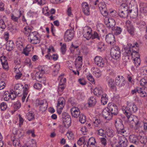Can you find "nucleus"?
I'll return each mask as SVG.
<instances>
[{
  "label": "nucleus",
  "instance_id": "nucleus-52",
  "mask_svg": "<svg viewBox=\"0 0 147 147\" xmlns=\"http://www.w3.org/2000/svg\"><path fill=\"white\" fill-rule=\"evenodd\" d=\"M140 11L142 13H146L147 12V7L145 6L141 7Z\"/></svg>",
  "mask_w": 147,
  "mask_h": 147
},
{
  "label": "nucleus",
  "instance_id": "nucleus-63",
  "mask_svg": "<svg viewBox=\"0 0 147 147\" xmlns=\"http://www.w3.org/2000/svg\"><path fill=\"white\" fill-rule=\"evenodd\" d=\"M99 8L100 11H102L107 9V8L106 7V5L105 3H103V4L101 6H99Z\"/></svg>",
  "mask_w": 147,
  "mask_h": 147
},
{
  "label": "nucleus",
  "instance_id": "nucleus-29",
  "mask_svg": "<svg viewBox=\"0 0 147 147\" xmlns=\"http://www.w3.org/2000/svg\"><path fill=\"white\" fill-rule=\"evenodd\" d=\"M1 61L3 68L5 69H8L9 67L5 57L4 56L3 59H1Z\"/></svg>",
  "mask_w": 147,
  "mask_h": 147
},
{
  "label": "nucleus",
  "instance_id": "nucleus-45",
  "mask_svg": "<svg viewBox=\"0 0 147 147\" xmlns=\"http://www.w3.org/2000/svg\"><path fill=\"white\" fill-rule=\"evenodd\" d=\"M1 109V111H4L5 110L7 107V104L4 102H2L0 105Z\"/></svg>",
  "mask_w": 147,
  "mask_h": 147
},
{
  "label": "nucleus",
  "instance_id": "nucleus-43",
  "mask_svg": "<svg viewBox=\"0 0 147 147\" xmlns=\"http://www.w3.org/2000/svg\"><path fill=\"white\" fill-rule=\"evenodd\" d=\"M87 78L88 80L91 82L93 84H95V82L91 74H89V75H87Z\"/></svg>",
  "mask_w": 147,
  "mask_h": 147
},
{
  "label": "nucleus",
  "instance_id": "nucleus-60",
  "mask_svg": "<svg viewBox=\"0 0 147 147\" xmlns=\"http://www.w3.org/2000/svg\"><path fill=\"white\" fill-rule=\"evenodd\" d=\"M29 146L30 147H36L35 142L34 141H31L29 142Z\"/></svg>",
  "mask_w": 147,
  "mask_h": 147
},
{
  "label": "nucleus",
  "instance_id": "nucleus-41",
  "mask_svg": "<svg viewBox=\"0 0 147 147\" xmlns=\"http://www.w3.org/2000/svg\"><path fill=\"white\" fill-rule=\"evenodd\" d=\"M27 117L29 121H31L34 119V115L32 112H30L27 114Z\"/></svg>",
  "mask_w": 147,
  "mask_h": 147
},
{
  "label": "nucleus",
  "instance_id": "nucleus-2",
  "mask_svg": "<svg viewBox=\"0 0 147 147\" xmlns=\"http://www.w3.org/2000/svg\"><path fill=\"white\" fill-rule=\"evenodd\" d=\"M139 45L136 42L133 45L129 43L127 45L126 47L124 48L125 53L123 55L125 56L126 59H129V56H131L132 58L135 57L134 58H140V56L138 51Z\"/></svg>",
  "mask_w": 147,
  "mask_h": 147
},
{
  "label": "nucleus",
  "instance_id": "nucleus-6",
  "mask_svg": "<svg viewBox=\"0 0 147 147\" xmlns=\"http://www.w3.org/2000/svg\"><path fill=\"white\" fill-rule=\"evenodd\" d=\"M110 52L112 57L114 59H117L120 57V50L118 47H112L111 49Z\"/></svg>",
  "mask_w": 147,
  "mask_h": 147
},
{
  "label": "nucleus",
  "instance_id": "nucleus-62",
  "mask_svg": "<svg viewBox=\"0 0 147 147\" xmlns=\"http://www.w3.org/2000/svg\"><path fill=\"white\" fill-rule=\"evenodd\" d=\"M64 84L60 85L59 84V86L58 88V91L62 92L64 89Z\"/></svg>",
  "mask_w": 147,
  "mask_h": 147
},
{
  "label": "nucleus",
  "instance_id": "nucleus-5",
  "mask_svg": "<svg viewBox=\"0 0 147 147\" xmlns=\"http://www.w3.org/2000/svg\"><path fill=\"white\" fill-rule=\"evenodd\" d=\"M30 39V42L32 44H36L40 43V39L38 33L36 31H34L33 33L30 34V37L28 38Z\"/></svg>",
  "mask_w": 147,
  "mask_h": 147
},
{
  "label": "nucleus",
  "instance_id": "nucleus-47",
  "mask_svg": "<svg viewBox=\"0 0 147 147\" xmlns=\"http://www.w3.org/2000/svg\"><path fill=\"white\" fill-rule=\"evenodd\" d=\"M120 9L119 10H126L128 11V7L127 4L124 3L122 4L120 7Z\"/></svg>",
  "mask_w": 147,
  "mask_h": 147
},
{
  "label": "nucleus",
  "instance_id": "nucleus-42",
  "mask_svg": "<svg viewBox=\"0 0 147 147\" xmlns=\"http://www.w3.org/2000/svg\"><path fill=\"white\" fill-rule=\"evenodd\" d=\"M140 83L142 86L147 85V78L144 77L140 81Z\"/></svg>",
  "mask_w": 147,
  "mask_h": 147
},
{
  "label": "nucleus",
  "instance_id": "nucleus-32",
  "mask_svg": "<svg viewBox=\"0 0 147 147\" xmlns=\"http://www.w3.org/2000/svg\"><path fill=\"white\" fill-rule=\"evenodd\" d=\"M106 133L109 137H112L114 135V131L111 128H107L106 129Z\"/></svg>",
  "mask_w": 147,
  "mask_h": 147
},
{
  "label": "nucleus",
  "instance_id": "nucleus-10",
  "mask_svg": "<svg viewBox=\"0 0 147 147\" xmlns=\"http://www.w3.org/2000/svg\"><path fill=\"white\" fill-rule=\"evenodd\" d=\"M115 83L116 85L121 87L125 85L126 82L125 78L123 76H118L116 78Z\"/></svg>",
  "mask_w": 147,
  "mask_h": 147
},
{
  "label": "nucleus",
  "instance_id": "nucleus-55",
  "mask_svg": "<svg viewBox=\"0 0 147 147\" xmlns=\"http://www.w3.org/2000/svg\"><path fill=\"white\" fill-rule=\"evenodd\" d=\"M118 139L119 140L118 143L119 145H120V144H121V142H124L123 141H125L126 140V138L125 137L122 136L119 137Z\"/></svg>",
  "mask_w": 147,
  "mask_h": 147
},
{
  "label": "nucleus",
  "instance_id": "nucleus-18",
  "mask_svg": "<svg viewBox=\"0 0 147 147\" xmlns=\"http://www.w3.org/2000/svg\"><path fill=\"white\" fill-rule=\"evenodd\" d=\"M14 89L16 94L18 95L22 92H23L24 91V86L21 84H16L14 86Z\"/></svg>",
  "mask_w": 147,
  "mask_h": 147
},
{
  "label": "nucleus",
  "instance_id": "nucleus-21",
  "mask_svg": "<svg viewBox=\"0 0 147 147\" xmlns=\"http://www.w3.org/2000/svg\"><path fill=\"white\" fill-rule=\"evenodd\" d=\"M107 82L108 85L111 89L114 91H116V87L115 85V83L114 79L111 78H109L107 79Z\"/></svg>",
  "mask_w": 147,
  "mask_h": 147
},
{
  "label": "nucleus",
  "instance_id": "nucleus-12",
  "mask_svg": "<svg viewBox=\"0 0 147 147\" xmlns=\"http://www.w3.org/2000/svg\"><path fill=\"white\" fill-rule=\"evenodd\" d=\"M109 110L110 111L112 115H117L118 114V110L117 106L113 103L109 104L108 107Z\"/></svg>",
  "mask_w": 147,
  "mask_h": 147
},
{
  "label": "nucleus",
  "instance_id": "nucleus-38",
  "mask_svg": "<svg viewBox=\"0 0 147 147\" xmlns=\"http://www.w3.org/2000/svg\"><path fill=\"white\" fill-rule=\"evenodd\" d=\"M21 103L19 102H17L13 104V108H14V111H15L20 108L21 107Z\"/></svg>",
  "mask_w": 147,
  "mask_h": 147
},
{
  "label": "nucleus",
  "instance_id": "nucleus-1",
  "mask_svg": "<svg viewBox=\"0 0 147 147\" xmlns=\"http://www.w3.org/2000/svg\"><path fill=\"white\" fill-rule=\"evenodd\" d=\"M123 113L127 118V122L129 124H134L136 129L139 127L140 125V119L137 116L132 115V113L136 112L138 108L133 103L128 104L127 106H123L122 107Z\"/></svg>",
  "mask_w": 147,
  "mask_h": 147
},
{
  "label": "nucleus",
  "instance_id": "nucleus-51",
  "mask_svg": "<svg viewBox=\"0 0 147 147\" xmlns=\"http://www.w3.org/2000/svg\"><path fill=\"white\" fill-rule=\"evenodd\" d=\"M105 45V44L102 42H100L98 43V48L99 49H103L104 50V47Z\"/></svg>",
  "mask_w": 147,
  "mask_h": 147
},
{
  "label": "nucleus",
  "instance_id": "nucleus-44",
  "mask_svg": "<svg viewBox=\"0 0 147 147\" xmlns=\"http://www.w3.org/2000/svg\"><path fill=\"white\" fill-rule=\"evenodd\" d=\"M61 51L62 54H64L66 51V44L64 43L61 45Z\"/></svg>",
  "mask_w": 147,
  "mask_h": 147
},
{
  "label": "nucleus",
  "instance_id": "nucleus-25",
  "mask_svg": "<svg viewBox=\"0 0 147 147\" xmlns=\"http://www.w3.org/2000/svg\"><path fill=\"white\" fill-rule=\"evenodd\" d=\"M129 140L130 142L137 145L139 144L138 136L135 135H130L129 136Z\"/></svg>",
  "mask_w": 147,
  "mask_h": 147
},
{
  "label": "nucleus",
  "instance_id": "nucleus-54",
  "mask_svg": "<svg viewBox=\"0 0 147 147\" xmlns=\"http://www.w3.org/2000/svg\"><path fill=\"white\" fill-rule=\"evenodd\" d=\"M0 27L3 29H5L6 27L5 22L2 19L0 20Z\"/></svg>",
  "mask_w": 147,
  "mask_h": 147
},
{
  "label": "nucleus",
  "instance_id": "nucleus-35",
  "mask_svg": "<svg viewBox=\"0 0 147 147\" xmlns=\"http://www.w3.org/2000/svg\"><path fill=\"white\" fill-rule=\"evenodd\" d=\"M79 121L82 123H84L86 121V116L83 114L81 113L79 116Z\"/></svg>",
  "mask_w": 147,
  "mask_h": 147
},
{
  "label": "nucleus",
  "instance_id": "nucleus-24",
  "mask_svg": "<svg viewBox=\"0 0 147 147\" xmlns=\"http://www.w3.org/2000/svg\"><path fill=\"white\" fill-rule=\"evenodd\" d=\"M14 47V45L12 40L8 41L6 43V49L8 51L12 50Z\"/></svg>",
  "mask_w": 147,
  "mask_h": 147
},
{
  "label": "nucleus",
  "instance_id": "nucleus-13",
  "mask_svg": "<svg viewBox=\"0 0 147 147\" xmlns=\"http://www.w3.org/2000/svg\"><path fill=\"white\" fill-rule=\"evenodd\" d=\"M102 114L103 117L107 120L111 119L113 116L108 107L106 108L103 110Z\"/></svg>",
  "mask_w": 147,
  "mask_h": 147
},
{
  "label": "nucleus",
  "instance_id": "nucleus-36",
  "mask_svg": "<svg viewBox=\"0 0 147 147\" xmlns=\"http://www.w3.org/2000/svg\"><path fill=\"white\" fill-rule=\"evenodd\" d=\"M100 37V34L94 31V32L93 33H92V37H91V38L92 39L96 38L98 40H99Z\"/></svg>",
  "mask_w": 147,
  "mask_h": 147
},
{
  "label": "nucleus",
  "instance_id": "nucleus-27",
  "mask_svg": "<svg viewBox=\"0 0 147 147\" xmlns=\"http://www.w3.org/2000/svg\"><path fill=\"white\" fill-rule=\"evenodd\" d=\"M96 102V98L94 96H91L88 100V103L89 107H93L94 106Z\"/></svg>",
  "mask_w": 147,
  "mask_h": 147
},
{
  "label": "nucleus",
  "instance_id": "nucleus-26",
  "mask_svg": "<svg viewBox=\"0 0 147 147\" xmlns=\"http://www.w3.org/2000/svg\"><path fill=\"white\" fill-rule=\"evenodd\" d=\"M92 121L93 125L95 127H98L101 125V121L99 118L94 117L92 119Z\"/></svg>",
  "mask_w": 147,
  "mask_h": 147
},
{
  "label": "nucleus",
  "instance_id": "nucleus-56",
  "mask_svg": "<svg viewBox=\"0 0 147 147\" xmlns=\"http://www.w3.org/2000/svg\"><path fill=\"white\" fill-rule=\"evenodd\" d=\"M38 104L40 105V106H41L45 105V104H48V103L47 102L46 100L44 99L39 101Z\"/></svg>",
  "mask_w": 147,
  "mask_h": 147
},
{
  "label": "nucleus",
  "instance_id": "nucleus-58",
  "mask_svg": "<svg viewBox=\"0 0 147 147\" xmlns=\"http://www.w3.org/2000/svg\"><path fill=\"white\" fill-rule=\"evenodd\" d=\"M78 82L80 84L82 85H85L86 84V82L84 78L79 79Z\"/></svg>",
  "mask_w": 147,
  "mask_h": 147
},
{
  "label": "nucleus",
  "instance_id": "nucleus-4",
  "mask_svg": "<svg viewBox=\"0 0 147 147\" xmlns=\"http://www.w3.org/2000/svg\"><path fill=\"white\" fill-rule=\"evenodd\" d=\"M45 72V71L42 69L40 71L37 72L35 74V79L37 81L45 84L46 78L44 75Z\"/></svg>",
  "mask_w": 147,
  "mask_h": 147
},
{
  "label": "nucleus",
  "instance_id": "nucleus-11",
  "mask_svg": "<svg viewBox=\"0 0 147 147\" xmlns=\"http://www.w3.org/2000/svg\"><path fill=\"white\" fill-rule=\"evenodd\" d=\"M106 40L108 43L112 46H114L115 43V37L114 35L111 34H109L106 36Z\"/></svg>",
  "mask_w": 147,
  "mask_h": 147
},
{
  "label": "nucleus",
  "instance_id": "nucleus-64",
  "mask_svg": "<svg viewBox=\"0 0 147 147\" xmlns=\"http://www.w3.org/2000/svg\"><path fill=\"white\" fill-rule=\"evenodd\" d=\"M143 121L144 129L145 131H147V120L144 119Z\"/></svg>",
  "mask_w": 147,
  "mask_h": 147
},
{
  "label": "nucleus",
  "instance_id": "nucleus-37",
  "mask_svg": "<svg viewBox=\"0 0 147 147\" xmlns=\"http://www.w3.org/2000/svg\"><path fill=\"white\" fill-rule=\"evenodd\" d=\"M5 86V84L3 78H0V90L3 89Z\"/></svg>",
  "mask_w": 147,
  "mask_h": 147
},
{
  "label": "nucleus",
  "instance_id": "nucleus-23",
  "mask_svg": "<svg viewBox=\"0 0 147 147\" xmlns=\"http://www.w3.org/2000/svg\"><path fill=\"white\" fill-rule=\"evenodd\" d=\"M138 140H139L141 143L144 144L147 141L146 136L143 132L139 133L138 135Z\"/></svg>",
  "mask_w": 147,
  "mask_h": 147
},
{
  "label": "nucleus",
  "instance_id": "nucleus-3",
  "mask_svg": "<svg viewBox=\"0 0 147 147\" xmlns=\"http://www.w3.org/2000/svg\"><path fill=\"white\" fill-rule=\"evenodd\" d=\"M115 127L118 133L123 135L126 131L124 129L122 120L119 118H117L115 120Z\"/></svg>",
  "mask_w": 147,
  "mask_h": 147
},
{
  "label": "nucleus",
  "instance_id": "nucleus-19",
  "mask_svg": "<svg viewBox=\"0 0 147 147\" xmlns=\"http://www.w3.org/2000/svg\"><path fill=\"white\" fill-rule=\"evenodd\" d=\"M70 111L72 116L75 118L78 117L81 114L80 110L77 107H73L70 109Z\"/></svg>",
  "mask_w": 147,
  "mask_h": 147
},
{
  "label": "nucleus",
  "instance_id": "nucleus-33",
  "mask_svg": "<svg viewBox=\"0 0 147 147\" xmlns=\"http://www.w3.org/2000/svg\"><path fill=\"white\" fill-rule=\"evenodd\" d=\"M13 144L15 147H20L21 144L20 140L18 138H15L13 140Z\"/></svg>",
  "mask_w": 147,
  "mask_h": 147
},
{
  "label": "nucleus",
  "instance_id": "nucleus-7",
  "mask_svg": "<svg viewBox=\"0 0 147 147\" xmlns=\"http://www.w3.org/2000/svg\"><path fill=\"white\" fill-rule=\"evenodd\" d=\"M92 29L89 26H87L84 28L83 30V34L84 38L87 40H89L92 37Z\"/></svg>",
  "mask_w": 147,
  "mask_h": 147
},
{
  "label": "nucleus",
  "instance_id": "nucleus-46",
  "mask_svg": "<svg viewBox=\"0 0 147 147\" xmlns=\"http://www.w3.org/2000/svg\"><path fill=\"white\" fill-rule=\"evenodd\" d=\"M87 143L90 145L95 144V143H96V142L95 140V139L93 137H92L90 138L89 139L88 141V142H87Z\"/></svg>",
  "mask_w": 147,
  "mask_h": 147
},
{
  "label": "nucleus",
  "instance_id": "nucleus-20",
  "mask_svg": "<svg viewBox=\"0 0 147 147\" xmlns=\"http://www.w3.org/2000/svg\"><path fill=\"white\" fill-rule=\"evenodd\" d=\"M138 93L141 97H144L147 96V88L138 87Z\"/></svg>",
  "mask_w": 147,
  "mask_h": 147
},
{
  "label": "nucleus",
  "instance_id": "nucleus-16",
  "mask_svg": "<svg viewBox=\"0 0 147 147\" xmlns=\"http://www.w3.org/2000/svg\"><path fill=\"white\" fill-rule=\"evenodd\" d=\"M63 122L64 126L68 128L71 125V119L69 115L65 116L63 117Z\"/></svg>",
  "mask_w": 147,
  "mask_h": 147
},
{
  "label": "nucleus",
  "instance_id": "nucleus-15",
  "mask_svg": "<svg viewBox=\"0 0 147 147\" xmlns=\"http://www.w3.org/2000/svg\"><path fill=\"white\" fill-rule=\"evenodd\" d=\"M94 63L97 65L101 67H103L105 65L104 60L100 56H96L95 57Z\"/></svg>",
  "mask_w": 147,
  "mask_h": 147
},
{
  "label": "nucleus",
  "instance_id": "nucleus-53",
  "mask_svg": "<svg viewBox=\"0 0 147 147\" xmlns=\"http://www.w3.org/2000/svg\"><path fill=\"white\" fill-rule=\"evenodd\" d=\"M42 86L41 84L39 83H35L34 85V88L37 89H40Z\"/></svg>",
  "mask_w": 147,
  "mask_h": 147
},
{
  "label": "nucleus",
  "instance_id": "nucleus-22",
  "mask_svg": "<svg viewBox=\"0 0 147 147\" xmlns=\"http://www.w3.org/2000/svg\"><path fill=\"white\" fill-rule=\"evenodd\" d=\"M65 101L63 97L59 98L58 100L57 107L60 109H62L65 105Z\"/></svg>",
  "mask_w": 147,
  "mask_h": 147
},
{
  "label": "nucleus",
  "instance_id": "nucleus-39",
  "mask_svg": "<svg viewBox=\"0 0 147 147\" xmlns=\"http://www.w3.org/2000/svg\"><path fill=\"white\" fill-rule=\"evenodd\" d=\"M133 61L136 67H138L140 65L141 63L140 58H134L133 59Z\"/></svg>",
  "mask_w": 147,
  "mask_h": 147
},
{
  "label": "nucleus",
  "instance_id": "nucleus-30",
  "mask_svg": "<svg viewBox=\"0 0 147 147\" xmlns=\"http://www.w3.org/2000/svg\"><path fill=\"white\" fill-rule=\"evenodd\" d=\"M129 12L126 10H119V14L120 17L125 18L128 15Z\"/></svg>",
  "mask_w": 147,
  "mask_h": 147
},
{
  "label": "nucleus",
  "instance_id": "nucleus-17",
  "mask_svg": "<svg viewBox=\"0 0 147 147\" xmlns=\"http://www.w3.org/2000/svg\"><path fill=\"white\" fill-rule=\"evenodd\" d=\"M107 20L105 21V23L107 27L111 28L112 30H114L115 25V22L114 19L113 18H107Z\"/></svg>",
  "mask_w": 147,
  "mask_h": 147
},
{
  "label": "nucleus",
  "instance_id": "nucleus-9",
  "mask_svg": "<svg viewBox=\"0 0 147 147\" xmlns=\"http://www.w3.org/2000/svg\"><path fill=\"white\" fill-rule=\"evenodd\" d=\"M126 24L127 32L131 36H133L134 35L135 29L132 22L129 20H127L126 22Z\"/></svg>",
  "mask_w": 147,
  "mask_h": 147
},
{
  "label": "nucleus",
  "instance_id": "nucleus-48",
  "mask_svg": "<svg viewBox=\"0 0 147 147\" xmlns=\"http://www.w3.org/2000/svg\"><path fill=\"white\" fill-rule=\"evenodd\" d=\"M101 72L99 70H97L95 71H94L93 74L96 77L99 78L101 76Z\"/></svg>",
  "mask_w": 147,
  "mask_h": 147
},
{
  "label": "nucleus",
  "instance_id": "nucleus-50",
  "mask_svg": "<svg viewBox=\"0 0 147 147\" xmlns=\"http://www.w3.org/2000/svg\"><path fill=\"white\" fill-rule=\"evenodd\" d=\"M48 104L40 106L39 110L42 111H45L47 109Z\"/></svg>",
  "mask_w": 147,
  "mask_h": 147
},
{
  "label": "nucleus",
  "instance_id": "nucleus-28",
  "mask_svg": "<svg viewBox=\"0 0 147 147\" xmlns=\"http://www.w3.org/2000/svg\"><path fill=\"white\" fill-rule=\"evenodd\" d=\"M31 27L26 26L24 28V33L28 37H30V34L31 33H33Z\"/></svg>",
  "mask_w": 147,
  "mask_h": 147
},
{
  "label": "nucleus",
  "instance_id": "nucleus-14",
  "mask_svg": "<svg viewBox=\"0 0 147 147\" xmlns=\"http://www.w3.org/2000/svg\"><path fill=\"white\" fill-rule=\"evenodd\" d=\"M82 9L85 15L88 16L90 14L89 7L87 3L86 2L83 3L82 4Z\"/></svg>",
  "mask_w": 147,
  "mask_h": 147
},
{
  "label": "nucleus",
  "instance_id": "nucleus-8",
  "mask_svg": "<svg viewBox=\"0 0 147 147\" xmlns=\"http://www.w3.org/2000/svg\"><path fill=\"white\" fill-rule=\"evenodd\" d=\"M73 30L70 29L67 30L65 32L64 38L65 41L69 42L74 37Z\"/></svg>",
  "mask_w": 147,
  "mask_h": 147
},
{
  "label": "nucleus",
  "instance_id": "nucleus-59",
  "mask_svg": "<svg viewBox=\"0 0 147 147\" xmlns=\"http://www.w3.org/2000/svg\"><path fill=\"white\" fill-rule=\"evenodd\" d=\"M28 92V91H27V90H26L25 91L23 92V96L22 97V100L23 102H24L25 101V99L27 96Z\"/></svg>",
  "mask_w": 147,
  "mask_h": 147
},
{
  "label": "nucleus",
  "instance_id": "nucleus-61",
  "mask_svg": "<svg viewBox=\"0 0 147 147\" xmlns=\"http://www.w3.org/2000/svg\"><path fill=\"white\" fill-rule=\"evenodd\" d=\"M67 66H68L70 69L71 70L72 68V65L73 64V63L72 61H68L67 62Z\"/></svg>",
  "mask_w": 147,
  "mask_h": 147
},
{
  "label": "nucleus",
  "instance_id": "nucleus-57",
  "mask_svg": "<svg viewBox=\"0 0 147 147\" xmlns=\"http://www.w3.org/2000/svg\"><path fill=\"white\" fill-rule=\"evenodd\" d=\"M84 139L82 138H80L77 142V144L79 146H81L82 144H84Z\"/></svg>",
  "mask_w": 147,
  "mask_h": 147
},
{
  "label": "nucleus",
  "instance_id": "nucleus-40",
  "mask_svg": "<svg viewBox=\"0 0 147 147\" xmlns=\"http://www.w3.org/2000/svg\"><path fill=\"white\" fill-rule=\"evenodd\" d=\"M63 75L61 74L59 76L58 78V80H60V82L59 83L60 85L65 84L66 79L65 78H63Z\"/></svg>",
  "mask_w": 147,
  "mask_h": 147
},
{
  "label": "nucleus",
  "instance_id": "nucleus-31",
  "mask_svg": "<svg viewBox=\"0 0 147 147\" xmlns=\"http://www.w3.org/2000/svg\"><path fill=\"white\" fill-rule=\"evenodd\" d=\"M115 35H118L120 34L121 32L122 29L120 27H115L114 30H112Z\"/></svg>",
  "mask_w": 147,
  "mask_h": 147
},
{
  "label": "nucleus",
  "instance_id": "nucleus-34",
  "mask_svg": "<svg viewBox=\"0 0 147 147\" xmlns=\"http://www.w3.org/2000/svg\"><path fill=\"white\" fill-rule=\"evenodd\" d=\"M93 93L94 94L99 96L102 95L103 94V92L102 90L98 88H96L93 90Z\"/></svg>",
  "mask_w": 147,
  "mask_h": 147
},
{
  "label": "nucleus",
  "instance_id": "nucleus-49",
  "mask_svg": "<svg viewBox=\"0 0 147 147\" xmlns=\"http://www.w3.org/2000/svg\"><path fill=\"white\" fill-rule=\"evenodd\" d=\"M98 134L104 137L106 136L105 131L103 129H100L98 130Z\"/></svg>",
  "mask_w": 147,
  "mask_h": 147
}]
</instances>
